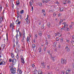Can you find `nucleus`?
<instances>
[{
	"mask_svg": "<svg viewBox=\"0 0 74 74\" xmlns=\"http://www.w3.org/2000/svg\"><path fill=\"white\" fill-rule=\"evenodd\" d=\"M15 68H12L10 69V71L12 74H15L16 72Z\"/></svg>",
	"mask_w": 74,
	"mask_h": 74,
	"instance_id": "f257e3e1",
	"label": "nucleus"
},
{
	"mask_svg": "<svg viewBox=\"0 0 74 74\" xmlns=\"http://www.w3.org/2000/svg\"><path fill=\"white\" fill-rule=\"evenodd\" d=\"M66 61L65 60H63V59H61V63L62 64H66Z\"/></svg>",
	"mask_w": 74,
	"mask_h": 74,
	"instance_id": "f03ea898",
	"label": "nucleus"
},
{
	"mask_svg": "<svg viewBox=\"0 0 74 74\" xmlns=\"http://www.w3.org/2000/svg\"><path fill=\"white\" fill-rule=\"evenodd\" d=\"M23 33H24V34H23V39L22 40V42H23V41H24V40H25V31L23 32Z\"/></svg>",
	"mask_w": 74,
	"mask_h": 74,
	"instance_id": "7ed1b4c3",
	"label": "nucleus"
},
{
	"mask_svg": "<svg viewBox=\"0 0 74 74\" xmlns=\"http://www.w3.org/2000/svg\"><path fill=\"white\" fill-rule=\"evenodd\" d=\"M16 59H13V60H12V64L13 65H14L15 64H14V63H16Z\"/></svg>",
	"mask_w": 74,
	"mask_h": 74,
	"instance_id": "20e7f679",
	"label": "nucleus"
},
{
	"mask_svg": "<svg viewBox=\"0 0 74 74\" xmlns=\"http://www.w3.org/2000/svg\"><path fill=\"white\" fill-rule=\"evenodd\" d=\"M27 42L28 44H29V42H30V38H29L28 37H27L26 39Z\"/></svg>",
	"mask_w": 74,
	"mask_h": 74,
	"instance_id": "39448f33",
	"label": "nucleus"
},
{
	"mask_svg": "<svg viewBox=\"0 0 74 74\" xmlns=\"http://www.w3.org/2000/svg\"><path fill=\"white\" fill-rule=\"evenodd\" d=\"M65 49H66V50L67 49L66 51L68 52H69V51H70V49H69V48H68V46H67L66 47Z\"/></svg>",
	"mask_w": 74,
	"mask_h": 74,
	"instance_id": "423d86ee",
	"label": "nucleus"
},
{
	"mask_svg": "<svg viewBox=\"0 0 74 74\" xmlns=\"http://www.w3.org/2000/svg\"><path fill=\"white\" fill-rule=\"evenodd\" d=\"M18 32L17 31V34L16 36V40H18V37H19V35L18 34Z\"/></svg>",
	"mask_w": 74,
	"mask_h": 74,
	"instance_id": "0eeeda50",
	"label": "nucleus"
},
{
	"mask_svg": "<svg viewBox=\"0 0 74 74\" xmlns=\"http://www.w3.org/2000/svg\"><path fill=\"white\" fill-rule=\"evenodd\" d=\"M66 26H67V25L66 26V23H65L64 25V27L61 28V30H64V28H66V27H65Z\"/></svg>",
	"mask_w": 74,
	"mask_h": 74,
	"instance_id": "6e6552de",
	"label": "nucleus"
},
{
	"mask_svg": "<svg viewBox=\"0 0 74 74\" xmlns=\"http://www.w3.org/2000/svg\"><path fill=\"white\" fill-rule=\"evenodd\" d=\"M16 4L17 6H18V5H19L20 4V3H19V2L18 1L16 2Z\"/></svg>",
	"mask_w": 74,
	"mask_h": 74,
	"instance_id": "1a4fd4ad",
	"label": "nucleus"
},
{
	"mask_svg": "<svg viewBox=\"0 0 74 74\" xmlns=\"http://www.w3.org/2000/svg\"><path fill=\"white\" fill-rule=\"evenodd\" d=\"M42 65L43 68H45V64H44V62L41 63Z\"/></svg>",
	"mask_w": 74,
	"mask_h": 74,
	"instance_id": "9d476101",
	"label": "nucleus"
},
{
	"mask_svg": "<svg viewBox=\"0 0 74 74\" xmlns=\"http://www.w3.org/2000/svg\"><path fill=\"white\" fill-rule=\"evenodd\" d=\"M69 71H70V70H67V71H66V74H69V73H70V72H69Z\"/></svg>",
	"mask_w": 74,
	"mask_h": 74,
	"instance_id": "9b49d317",
	"label": "nucleus"
},
{
	"mask_svg": "<svg viewBox=\"0 0 74 74\" xmlns=\"http://www.w3.org/2000/svg\"><path fill=\"white\" fill-rule=\"evenodd\" d=\"M38 50L40 53L42 51V50H41V48L40 47H39V48Z\"/></svg>",
	"mask_w": 74,
	"mask_h": 74,
	"instance_id": "f8f14e48",
	"label": "nucleus"
},
{
	"mask_svg": "<svg viewBox=\"0 0 74 74\" xmlns=\"http://www.w3.org/2000/svg\"><path fill=\"white\" fill-rule=\"evenodd\" d=\"M11 56L12 58H13L14 57V55L13 53H11Z\"/></svg>",
	"mask_w": 74,
	"mask_h": 74,
	"instance_id": "ddd939ff",
	"label": "nucleus"
},
{
	"mask_svg": "<svg viewBox=\"0 0 74 74\" xmlns=\"http://www.w3.org/2000/svg\"><path fill=\"white\" fill-rule=\"evenodd\" d=\"M23 13H24V11L23 10H21L20 12V14H23Z\"/></svg>",
	"mask_w": 74,
	"mask_h": 74,
	"instance_id": "4468645a",
	"label": "nucleus"
},
{
	"mask_svg": "<svg viewBox=\"0 0 74 74\" xmlns=\"http://www.w3.org/2000/svg\"><path fill=\"white\" fill-rule=\"evenodd\" d=\"M21 60V62H22V63L24 64V63H25V61L24 60V59Z\"/></svg>",
	"mask_w": 74,
	"mask_h": 74,
	"instance_id": "2eb2a0df",
	"label": "nucleus"
},
{
	"mask_svg": "<svg viewBox=\"0 0 74 74\" xmlns=\"http://www.w3.org/2000/svg\"><path fill=\"white\" fill-rule=\"evenodd\" d=\"M32 47L33 48H35V47H36V45L34 44H33L32 45Z\"/></svg>",
	"mask_w": 74,
	"mask_h": 74,
	"instance_id": "dca6fc26",
	"label": "nucleus"
},
{
	"mask_svg": "<svg viewBox=\"0 0 74 74\" xmlns=\"http://www.w3.org/2000/svg\"><path fill=\"white\" fill-rule=\"evenodd\" d=\"M39 35L40 36H42V33L41 32H39Z\"/></svg>",
	"mask_w": 74,
	"mask_h": 74,
	"instance_id": "f3484780",
	"label": "nucleus"
},
{
	"mask_svg": "<svg viewBox=\"0 0 74 74\" xmlns=\"http://www.w3.org/2000/svg\"><path fill=\"white\" fill-rule=\"evenodd\" d=\"M18 23H16V24H18L19 25L21 24V21H19V20H18Z\"/></svg>",
	"mask_w": 74,
	"mask_h": 74,
	"instance_id": "a211bd4d",
	"label": "nucleus"
},
{
	"mask_svg": "<svg viewBox=\"0 0 74 74\" xmlns=\"http://www.w3.org/2000/svg\"><path fill=\"white\" fill-rule=\"evenodd\" d=\"M6 37H7V41L8 40V33H7L6 34Z\"/></svg>",
	"mask_w": 74,
	"mask_h": 74,
	"instance_id": "6ab92c4d",
	"label": "nucleus"
},
{
	"mask_svg": "<svg viewBox=\"0 0 74 74\" xmlns=\"http://www.w3.org/2000/svg\"><path fill=\"white\" fill-rule=\"evenodd\" d=\"M1 47H3V48H2V50H3V49H4V48H5V46L3 45H2L1 46Z\"/></svg>",
	"mask_w": 74,
	"mask_h": 74,
	"instance_id": "aec40b11",
	"label": "nucleus"
},
{
	"mask_svg": "<svg viewBox=\"0 0 74 74\" xmlns=\"http://www.w3.org/2000/svg\"><path fill=\"white\" fill-rule=\"evenodd\" d=\"M9 67L10 68V69H13V66L12 65V66L10 65L9 66Z\"/></svg>",
	"mask_w": 74,
	"mask_h": 74,
	"instance_id": "412c9836",
	"label": "nucleus"
},
{
	"mask_svg": "<svg viewBox=\"0 0 74 74\" xmlns=\"http://www.w3.org/2000/svg\"><path fill=\"white\" fill-rule=\"evenodd\" d=\"M16 52L17 53H18V52H19V50H18V49H16Z\"/></svg>",
	"mask_w": 74,
	"mask_h": 74,
	"instance_id": "4be33fe9",
	"label": "nucleus"
},
{
	"mask_svg": "<svg viewBox=\"0 0 74 74\" xmlns=\"http://www.w3.org/2000/svg\"><path fill=\"white\" fill-rule=\"evenodd\" d=\"M16 45H18V40H16Z\"/></svg>",
	"mask_w": 74,
	"mask_h": 74,
	"instance_id": "5701e85b",
	"label": "nucleus"
},
{
	"mask_svg": "<svg viewBox=\"0 0 74 74\" xmlns=\"http://www.w3.org/2000/svg\"><path fill=\"white\" fill-rule=\"evenodd\" d=\"M21 59H24L22 55L21 56Z\"/></svg>",
	"mask_w": 74,
	"mask_h": 74,
	"instance_id": "b1692460",
	"label": "nucleus"
},
{
	"mask_svg": "<svg viewBox=\"0 0 74 74\" xmlns=\"http://www.w3.org/2000/svg\"><path fill=\"white\" fill-rule=\"evenodd\" d=\"M35 38L36 39H37V34H35Z\"/></svg>",
	"mask_w": 74,
	"mask_h": 74,
	"instance_id": "393cba45",
	"label": "nucleus"
},
{
	"mask_svg": "<svg viewBox=\"0 0 74 74\" xmlns=\"http://www.w3.org/2000/svg\"><path fill=\"white\" fill-rule=\"evenodd\" d=\"M3 18L1 17V18H0V21L2 22L3 21Z\"/></svg>",
	"mask_w": 74,
	"mask_h": 74,
	"instance_id": "a878e982",
	"label": "nucleus"
},
{
	"mask_svg": "<svg viewBox=\"0 0 74 74\" xmlns=\"http://www.w3.org/2000/svg\"><path fill=\"white\" fill-rule=\"evenodd\" d=\"M30 5L31 6V7H32V2L30 1Z\"/></svg>",
	"mask_w": 74,
	"mask_h": 74,
	"instance_id": "bb28decb",
	"label": "nucleus"
},
{
	"mask_svg": "<svg viewBox=\"0 0 74 74\" xmlns=\"http://www.w3.org/2000/svg\"><path fill=\"white\" fill-rule=\"evenodd\" d=\"M45 12V10L42 9V13H43V12Z\"/></svg>",
	"mask_w": 74,
	"mask_h": 74,
	"instance_id": "cd10ccee",
	"label": "nucleus"
},
{
	"mask_svg": "<svg viewBox=\"0 0 74 74\" xmlns=\"http://www.w3.org/2000/svg\"><path fill=\"white\" fill-rule=\"evenodd\" d=\"M70 27L71 29H73V27H72V25H70Z\"/></svg>",
	"mask_w": 74,
	"mask_h": 74,
	"instance_id": "c85d7f7f",
	"label": "nucleus"
},
{
	"mask_svg": "<svg viewBox=\"0 0 74 74\" xmlns=\"http://www.w3.org/2000/svg\"><path fill=\"white\" fill-rule=\"evenodd\" d=\"M32 67H35V65H34V64H32Z\"/></svg>",
	"mask_w": 74,
	"mask_h": 74,
	"instance_id": "c756f323",
	"label": "nucleus"
},
{
	"mask_svg": "<svg viewBox=\"0 0 74 74\" xmlns=\"http://www.w3.org/2000/svg\"><path fill=\"white\" fill-rule=\"evenodd\" d=\"M19 36L20 37H21V36H22V33L20 32H19Z\"/></svg>",
	"mask_w": 74,
	"mask_h": 74,
	"instance_id": "7c9ffc66",
	"label": "nucleus"
},
{
	"mask_svg": "<svg viewBox=\"0 0 74 74\" xmlns=\"http://www.w3.org/2000/svg\"><path fill=\"white\" fill-rule=\"evenodd\" d=\"M52 60L53 61V62H54L55 61V59L54 57H53L52 58Z\"/></svg>",
	"mask_w": 74,
	"mask_h": 74,
	"instance_id": "2f4dec72",
	"label": "nucleus"
},
{
	"mask_svg": "<svg viewBox=\"0 0 74 74\" xmlns=\"http://www.w3.org/2000/svg\"><path fill=\"white\" fill-rule=\"evenodd\" d=\"M2 62V63H2L3 65H4L5 64V62H4L3 61Z\"/></svg>",
	"mask_w": 74,
	"mask_h": 74,
	"instance_id": "473e14b6",
	"label": "nucleus"
},
{
	"mask_svg": "<svg viewBox=\"0 0 74 74\" xmlns=\"http://www.w3.org/2000/svg\"><path fill=\"white\" fill-rule=\"evenodd\" d=\"M47 48V47L44 48V51H46V49Z\"/></svg>",
	"mask_w": 74,
	"mask_h": 74,
	"instance_id": "72a5a7b5",
	"label": "nucleus"
},
{
	"mask_svg": "<svg viewBox=\"0 0 74 74\" xmlns=\"http://www.w3.org/2000/svg\"><path fill=\"white\" fill-rule=\"evenodd\" d=\"M19 12L17 11V13L18 14V15H19Z\"/></svg>",
	"mask_w": 74,
	"mask_h": 74,
	"instance_id": "f704fd0d",
	"label": "nucleus"
},
{
	"mask_svg": "<svg viewBox=\"0 0 74 74\" xmlns=\"http://www.w3.org/2000/svg\"><path fill=\"white\" fill-rule=\"evenodd\" d=\"M48 27H50V24L49 23L48 24Z\"/></svg>",
	"mask_w": 74,
	"mask_h": 74,
	"instance_id": "c9c22d12",
	"label": "nucleus"
},
{
	"mask_svg": "<svg viewBox=\"0 0 74 74\" xmlns=\"http://www.w3.org/2000/svg\"><path fill=\"white\" fill-rule=\"evenodd\" d=\"M71 26H73L74 25V23L73 22H72L71 23Z\"/></svg>",
	"mask_w": 74,
	"mask_h": 74,
	"instance_id": "e433bc0d",
	"label": "nucleus"
},
{
	"mask_svg": "<svg viewBox=\"0 0 74 74\" xmlns=\"http://www.w3.org/2000/svg\"><path fill=\"white\" fill-rule=\"evenodd\" d=\"M71 43L72 44H73L74 43V41L73 40H72L71 41Z\"/></svg>",
	"mask_w": 74,
	"mask_h": 74,
	"instance_id": "4c0bfd02",
	"label": "nucleus"
},
{
	"mask_svg": "<svg viewBox=\"0 0 74 74\" xmlns=\"http://www.w3.org/2000/svg\"><path fill=\"white\" fill-rule=\"evenodd\" d=\"M12 62V59H9V62Z\"/></svg>",
	"mask_w": 74,
	"mask_h": 74,
	"instance_id": "58836bf2",
	"label": "nucleus"
},
{
	"mask_svg": "<svg viewBox=\"0 0 74 74\" xmlns=\"http://www.w3.org/2000/svg\"><path fill=\"white\" fill-rule=\"evenodd\" d=\"M14 4L12 3V8H14Z\"/></svg>",
	"mask_w": 74,
	"mask_h": 74,
	"instance_id": "ea45409f",
	"label": "nucleus"
},
{
	"mask_svg": "<svg viewBox=\"0 0 74 74\" xmlns=\"http://www.w3.org/2000/svg\"><path fill=\"white\" fill-rule=\"evenodd\" d=\"M16 58L18 59H19V56H18V55H17L16 56Z\"/></svg>",
	"mask_w": 74,
	"mask_h": 74,
	"instance_id": "a19ab883",
	"label": "nucleus"
},
{
	"mask_svg": "<svg viewBox=\"0 0 74 74\" xmlns=\"http://www.w3.org/2000/svg\"><path fill=\"white\" fill-rule=\"evenodd\" d=\"M56 14L55 13H54L53 14V16H56Z\"/></svg>",
	"mask_w": 74,
	"mask_h": 74,
	"instance_id": "79ce46f5",
	"label": "nucleus"
},
{
	"mask_svg": "<svg viewBox=\"0 0 74 74\" xmlns=\"http://www.w3.org/2000/svg\"><path fill=\"white\" fill-rule=\"evenodd\" d=\"M28 18H29V15H27V18H26V19H27H27H28Z\"/></svg>",
	"mask_w": 74,
	"mask_h": 74,
	"instance_id": "37998d69",
	"label": "nucleus"
},
{
	"mask_svg": "<svg viewBox=\"0 0 74 74\" xmlns=\"http://www.w3.org/2000/svg\"><path fill=\"white\" fill-rule=\"evenodd\" d=\"M68 3H69V4H70V3H71L70 1H68Z\"/></svg>",
	"mask_w": 74,
	"mask_h": 74,
	"instance_id": "c03bdc74",
	"label": "nucleus"
},
{
	"mask_svg": "<svg viewBox=\"0 0 74 74\" xmlns=\"http://www.w3.org/2000/svg\"><path fill=\"white\" fill-rule=\"evenodd\" d=\"M60 40H61V41H62V42H63V40L62 38H61L60 39Z\"/></svg>",
	"mask_w": 74,
	"mask_h": 74,
	"instance_id": "a18cd8bd",
	"label": "nucleus"
},
{
	"mask_svg": "<svg viewBox=\"0 0 74 74\" xmlns=\"http://www.w3.org/2000/svg\"><path fill=\"white\" fill-rule=\"evenodd\" d=\"M48 42H46L45 44L46 45H48Z\"/></svg>",
	"mask_w": 74,
	"mask_h": 74,
	"instance_id": "49530a36",
	"label": "nucleus"
},
{
	"mask_svg": "<svg viewBox=\"0 0 74 74\" xmlns=\"http://www.w3.org/2000/svg\"><path fill=\"white\" fill-rule=\"evenodd\" d=\"M20 19H22V15H21L20 16Z\"/></svg>",
	"mask_w": 74,
	"mask_h": 74,
	"instance_id": "de8ad7c7",
	"label": "nucleus"
},
{
	"mask_svg": "<svg viewBox=\"0 0 74 74\" xmlns=\"http://www.w3.org/2000/svg\"><path fill=\"white\" fill-rule=\"evenodd\" d=\"M33 41L35 43V42H36V40H35V39H34L33 40Z\"/></svg>",
	"mask_w": 74,
	"mask_h": 74,
	"instance_id": "09e8293b",
	"label": "nucleus"
},
{
	"mask_svg": "<svg viewBox=\"0 0 74 74\" xmlns=\"http://www.w3.org/2000/svg\"><path fill=\"white\" fill-rule=\"evenodd\" d=\"M18 19H17V20H16V21L15 22H16V23H17V22H18Z\"/></svg>",
	"mask_w": 74,
	"mask_h": 74,
	"instance_id": "8fccbe9b",
	"label": "nucleus"
},
{
	"mask_svg": "<svg viewBox=\"0 0 74 74\" xmlns=\"http://www.w3.org/2000/svg\"><path fill=\"white\" fill-rule=\"evenodd\" d=\"M20 73H22V70H21L19 71Z\"/></svg>",
	"mask_w": 74,
	"mask_h": 74,
	"instance_id": "3c124183",
	"label": "nucleus"
},
{
	"mask_svg": "<svg viewBox=\"0 0 74 74\" xmlns=\"http://www.w3.org/2000/svg\"><path fill=\"white\" fill-rule=\"evenodd\" d=\"M39 5H40V6H42V3H39Z\"/></svg>",
	"mask_w": 74,
	"mask_h": 74,
	"instance_id": "603ef678",
	"label": "nucleus"
},
{
	"mask_svg": "<svg viewBox=\"0 0 74 74\" xmlns=\"http://www.w3.org/2000/svg\"><path fill=\"white\" fill-rule=\"evenodd\" d=\"M5 7H8V5L7 4H6L5 5Z\"/></svg>",
	"mask_w": 74,
	"mask_h": 74,
	"instance_id": "864d4df0",
	"label": "nucleus"
},
{
	"mask_svg": "<svg viewBox=\"0 0 74 74\" xmlns=\"http://www.w3.org/2000/svg\"><path fill=\"white\" fill-rule=\"evenodd\" d=\"M32 11H33V6L32 7Z\"/></svg>",
	"mask_w": 74,
	"mask_h": 74,
	"instance_id": "5fc2aeb1",
	"label": "nucleus"
},
{
	"mask_svg": "<svg viewBox=\"0 0 74 74\" xmlns=\"http://www.w3.org/2000/svg\"><path fill=\"white\" fill-rule=\"evenodd\" d=\"M35 71H36V72H37V70H35L34 71V73H35Z\"/></svg>",
	"mask_w": 74,
	"mask_h": 74,
	"instance_id": "6e6d98bb",
	"label": "nucleus"
},
{
	"mask_svg": "<svg viewBox=\"0 0 74 74\" xmlns=\"http://www.w3.org/2000/svg\"><path fill=\"white\" fill-rule=\"evenodd\" d=\"M3 64V62H1L0 63V65H1Z\"/></svg>",
	"mask_w": 74,
	"mask_h": 74,
	"instance_id": "4d7b16f0",
	"label": "nucleus"
},
{
	"mask_svg": "<svg viewBox=\"0 0 74 74\" xmlns=\"http://www.w3.org/2000/svg\"><path fill=\"white\" fill-rule=\"evenodd\" d=\"M48 37L49 38H50V36L49 35H48Z\"/></svg>",
	"mask_w": 74,
	"mask_h": 74,
	"instance_id": "13d9d810",
	"label": "nucleus"
},
{
	"mask_svg": "<svg viewBox=\"0 0 74 74\" xmlns=\"http://www.w3.org/2000/svg\"><path fill=\"white\" fill-rule=\"evenodd\" d=\"M38 74H42V73H41L40 72H38Z\"/></svg>",
	"mask_w": 74,
	"mask_h": 74,
	"instance_id": "bf43d9fd",
	"label": "nucleus"
},
{
	"mask_svg": "<svg viewBox=\"0 0 74 74\" xmlns=\"http://www.w3.org/2000/svg\"><path fill=\"white\" fill-rule=\"evenodd\" d=\"M60 16V14H58V16L59 17Z\"/></svg>",
	"mask_w": 74,
	"mask_h": 74,
	"instance_id": "052dcab7",
	"label": "nucleus"
},
{
	"mask_svg": "<svg viewBox=\"0 0 74 74\" xmlns=\"http://www.w3.org/2000/svg\"><path fill=\"white\" fill-rule=\"evenodd\" d=\"M62 23V22L60 21V22H59V25H61V23Z\"/></svg>",
	"mask_w": 74,
	"mask_h": 74,
	"instance_id": "680f3d73",
	"label": "nucleus"
},
{
	"mask_svg": "<svg viewBox=\"0 0 74 74\" xmlns=\"http://www.w3.org/2000/svg\"><path fill=\"white\" fill-rule=\"evenodd\" d=\"M67 30L68 31H69L70 30V29H69L68 28H67Z\"/></svg>",
	"mask_w": 74,
	"mask_h": 74,
	"instance_id": "e2e57ef3",
	"label": "nucleus"
},
{
	"mask_svg": "<svg viewBox=\"0 0 74 74\" xmlns=\"http://www.w3.org/2000/svg\"><path fill=\"white\" fill-rule=\"evenodd\" d=\"M59 32H57V34H58V35H59Z\"/></svg>",
	"mask_w": 74,
	"mask_h": 74,
	"instance_id": "0e129e2a",
	"label": "nucleus"
},
{
	"mask_svg": "<svg viewBox=\"0 0 74 74\" xmlns=\"http://www.w3.org/2000/svg\"><path fill=\"white\" fill-rule=\"evenodd\" d=\"M42 29H44V26H42Z\"/></svg>",
	"mask_w": 74,
	"mask_h": 74,
	"instance_id": "69168bd1",
	"label": "nucleus"
},
{
	"mask_svg": "<svg viewBox=\"0 0 74 74\" xmlns=\"http://www.w3.org/2000/svg\"><path fill=\"white\" fill-rule=\"evenodd\" d=\"M45 3H47V1L46 0H45Z\"/></svg>",
	"mask_w": 74,
	"mask_h": 74,
	"instance_id": "338daca9",
	"label": "nucleus"
},
{
	"mask_svg": "<svg viewBox=\"0 0 74 74\" xmlns=\"http://www.w3.org/2000/svg\"><path fill=\"white\" fill-rule=\"evenodd\" d=\"M73 68H74V63L73 64Z\"/></svg>",
	"mask_w": 74,
	"mask_h": 74,
	"instance_id": "774afa93",
	"label": "nucleus"
}]
</instances>
